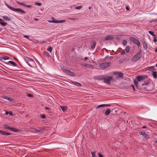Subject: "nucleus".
Returning <instances> with one entry per match:
<instances>
[{"label":"nucleus","instance_id":"obj_16","mask_svg":"<svg viewBox=\"0 0 157 157\" xmlns=\"http://www.w3.org/2000/svg\"><path fill=\"white\" fill-rule=\"evenodd\" d=\"M96 45V42L95 41H93L92 42L91 45V48L92 49H93L94 48Z\"/></svg>","mask_w":157,"mask_h":157},{"label":"nucleus","instance_id":"obj_11","mask_svg":"<svg viewBox=\"0 0 157 157\" xmlns=\"http://www.w3.org/2000/svg\"><path fill=\"white\" fill-rule=\"evenodd\" d=\"M113 74L114 75H118L120 78H123L124 76L123 74L121 72L116 71L113 73Z\"/></svg>","mask_w":157,"mask_h":157},{"label":"nucleus","instance_id":"obj_57","mask_svg":"<svg viewBox=\"0 0 157 157\" xmlns=\"http://www.w3.org/2000/svg\"><path fill=\"white\" fill-rule=\"evenodd\" d=\"M126 10H129L128 8V7H127V6L126 7Z\"/></svg>","mask_w":157,"mask_h":157},{"label":"nucleus","instance_id":"obj_55","mask_svg":"<svg viewBox=\"0 0 157 157\" xmlns=\"http://www.w3.org/2000/svg\"><path fill=\"white\" fill-rule=\"evenodd\" d=\"M154 51L155 52H157V48Z\"/></svg>","mask_w":157,"mask_h":157},{"label":"nucleus","instance_id":"obj_37","mask_svg":"<svg viewBox=\"0 0 157 157\" xmlns=\"http://www.w3.org/2000/svg\"><path fill=\"white\" fill-rule=\"evenodd\" d=\"M90 65L87 63H85L83 64V66L85 67H88L90 66Z\"/></svg>","mask_w":157,"mask_h":157},{"label":"nucleus","instance_id":"obj_30","mask_svg":"<svg viewBox=\"0 0 157 157\" xmlns=\"http://www.w3.org/2000/svg\"><path fill=\"white\" fill-rule=\"evenodd\" d=\"M3 127L5 129H8L9 130H10V128H11L10 127L7 126L6 124H5L4 125Z\"/></svg>","mask_w":157,"mask_h":157},{"label":"nucleus","instance_id":"obj_51","mask_svg":"<svg viewBox=\"0 0 157 157\" xmlns=\"http://www.w3.org/2000/svg\"><path fill=\"white\" fill-rule=\"evenodd\" d=\"M125 54V52H124V51L122 52H121V55H124V54Z\"/></svg>","mask_w":157,"mask_h":157},{"label":"nucleus","instance_id":"obj_46","mask_svg":"<svg viewBox=\"0 0 157 157\" xmlns=\"http://www.w3.org/2000/svg\"><path fill=\"white\" fill-rule=\"evenodd\" d=\"M154 37H155V38L154 39L153 41L155 43L157 42V40L156 39V38L155 36Z\"/></svg>","mask_w":157,"mask_h":157},{"label":"nucleus","instance_id":"obj_47","mask_svg":"<svg viewBox=\"0 0 157 157\" xmlns=\"http://www.w3.org/2000/svg\"><path fill=\"white\" fill-rule=\"evenodd\" d=\"M24 37L28 39H29V36L27 35H25L24 36Z\"/></svg>","mask_w":157,"mask_h":157},{"label":"nucleus","instance_id":"obj_22","mask_svg":"<svg viewBox=\"0 0 157 157\" xmlns=\"http://www.w3.org/2000/svg\"><path fill=\"white\" fill-rule=\"evenodd\" d=\"M111 112V110L110 109H106L105 112V114L106 115H109Z\"/></svg>","mask_w":157,"mask_h":157},{"label":"nucleus","instance_id":"obj_39","mask_svg":"<svg viewBox=\"0 0 157 157\" xmlns=\"http://www.w3.org/2000/svg\"><path fill=\"white\" fill-rule=\"evenodd\" d=\"M91 154L92 155V156L93 157H95L96 155L95 154V152L93 151H92L91 153Z\"/></svg>","mask_w":157,"mask_h":157},{"label":"nucleus","instance_id":"obj_63","mask_svg":"<svg viewBox=\"0 0 157 157\" xmlns=\"http://www.w3.org/2000/svg\"><path fill=\"white\" fill-rule=\"evenodd\" d=\"M155 142L157 143V140Z\"/></svg>","mask_w":157,"mask_h":157},{"label":"nucleus","instance_id":"obj_40","mask_svg":"<svg viewBox=\"0 0 157 157\" xmlns=\"http://www.w3.org/2000/svg\"><path fill=\"white\" fill-rule=\"evenodd\" d=\"M40 117L43 119L45 118L46 117L45 115L44 114H42L40 115Z\"/></svg>","mask_w":157,"mask_h":157},{"label":"nucleus","instance_id":"obj_41","mask_svg":"<svg viewBox=\"0 0 157 157\" xmlns=\"http://www.w3.org/2000/svg\"><path fill=\"white\" fill-rule=\"evenodd\" d=\"M144 137L146 139H148L149 138V136L148 135H147L146 133H145V135H144Z\"/></svg>","mask_w":157,"mask_h":157},{"label":"nucleus","instance_id":"obj_4","mask_svg":"<svg viewBox=\"0 0 157 157\" xmlns=\"http://www.w3.org/2000/svg\"><path fill=\"white\" fill-rule=\"evenodd\" d=\"M129 40L135 44H136L138 47L140 46V43L139 41L136 38L133 37H130L129 38Z\"/></svg>","mask_w":157,"mask_h":157},{"label":"nucleus","instance_id":"obj_62","mask_svg":"<svg viewBox=\"0 0 157 157\" xmlns=\"http://www.w3.org/2000/svg\"><path fill=\"white\" fill-rule=\"evenodd\" d=\"M52 19H54V18L53 17H52Z\"/></svg>","mask_w":157,"mask_h":157},{"label":"nucleus","instance_id":"obj_12","mask_svg":"<svg viewBox=\"0 0 157 157\" xmlns=\"http://www.w3.org/2000/svg\"><path fill=\"white\" fill-rule=\"evenodd\" d=\"M0 133L3 135L5 136L12 135V134L11 133L7 132L5 131L2 130H0Z\"/></svg>","mask_w":157,"mask_h":157},{"label":"nucleus","instance_id":"obj_8","mask_svg":"<svg viewBox=\"0 0 157 157\" xmlns=\"http://www.w3.org/2000/svg\"><path fill=\"white\" fill-rule=\"evenodd\" d=\"M65 72L68 75L71 76H75V74L73 72H72L69 70H65Z\"/></svg>","mask_w":157,"mask_h":157},{"label":"nucleus","instance_id":"obj_59","mask_svg":"<svg viewBox=\"0 0 157 157\" xmlns=\"http://www.w3.org/2000/svg\"><path fill=\"white\" fill-rule=\"evenodd\" d=\"M2 21V20L1 19H0V22Z\"/></svg>","mask_w":157,"mask_h":157},{"label":"nucleus","instance_id":"obj_43","mask_svg":"<svg viewBox=\"0 0 157 157\" xmlns=\"http://www.w3.org/2000/svg\"><path fill=\"white\" fill-rule=\"evenodd\" d=\"M27 96L29 97H32L33 98V94H28L27 95Z\"/></svg>","mask_w":157,"mask_h":157},{"label":"nucleus","instance_id":"obj_25","mask_svg":"<svg viewBox=\"0 0 157 157\" xmlns=\"http://www.w3.org/2000/svg\"><path fill=\"white\" fill-rule=\"evenodd\" d=\"M10 130L14 132H17L19 131V130L14 128H10Z\"/></svg>","mask_w":157,"mask_h":157},{"label":"nucleus","instance_id":"obj_31","mask_svg":"<svg viewBox=\"0 0 157 157\" xmlns=\"http://www.w3.org/2000/svg\"><path fill=\"white\" fill-rule=\"evenodd\" d=\"M148 33L150 34L151 35L153 36L154 37L155 36V35L154 34V33L153 32L151 31H148Z\"/></svg>","mask_w":157,"mask_h":157},{"label":"nucleus","instance_id":"obj_7","mask_svg":"<svg viewBox=\"0 0 157 157\" xmlns=\"http://www.w3.org/2000/svg\"><path fill=\"white\" fill-rule=\"evenodd\" d=\"M30 128L34 130L36 133L40 132L44 130V128H41L39 127H38V128L33 127L31 128Z\"/></svg>","mask_w":157,"mask_h":157},{"label":"nucleus","instance_id":"obj_49","mask_svg":"<svg viewBox=\"0 0 157 157\" xmlns=\"http://www.w3.org/2000/svg\"><path fill=\"white\" fill-rule=\"evenodd\" d=\"M45 109L46 110H50V109L49 108V107H45Z\"/></svg>","mask_w":157,"mask_h":157},{"label":"nucleus","instance_id":"obj_2","mask_svg":"<svg viewBox=\"0 0 157 157\" xmlns=\"http://www.w3.org/2000/svg\"><path fill=\"white\" fill-rule=\"evenodd\" d=\"M142 54V52L141 50H140L139 52L132 58L131 60L132 61L135 62L138 60L141 57Z\"/></svg>","mask_w":157,"mask_h":157},{"label":"nucleus","instance_id":"obj_27","mask_svg":"<svg viewBox=\"0 0 157 157\" xmlns=\"http://www.w3.org/2000/svg\"><path fill=\"white\" fill-rule=\"evenodd\" d=\"M130 49V47L129 46H127L125 48V51L126 52H129Z\"/></svg>","mask_w":157,"mask_h":157},{"label":"nucleus","instance_id":"obj_23","mask_svg":"<svg viewBox=\"0 0 157 157\" xmlns=\"http://www.w3.org/2000/svg\"><path fill=\"white\" fill-rule=\"evenodd\" d=\"M2 18L5 20L9 21H10L11 20V18L7 16H4L2 17Z\"/></svg>","mask_w":157,"mask_h":157},{"label":"nucleus","instance_id":"obj_29","mask_svg":"<svg viewBox=\"0 0 157 157\" xmlns=\"http://www.w3.org/2000/svg\"><path fill=\"white\" fill-rule=\"evenodd\" d=\"M52 47L51 46H49L47 48V50L50 52H51L52 51Z\"/></svg>","mask_w":157,"mask_h":157},{"label":"nucleus","instance_id":"obj_56","mask_svg":"<svg viewBox=\"0 0 157 157\" xmlns=\"http://www.w3.org/2000/svg\"><path fill=\"white\" fill-rule=\"evenodd\" d=\"M34 20H35V21H38V19L37 18H34Z\"/></svg>","mask_w":157,"mask_h":157},{"label":"nucleus","instance_id":"obj_42","mask_svg":"<svg viewBox=\"0 0 157 157\" xmlns=\"http://www.w3.org/2000/svg\"><path fill=\"white\" fill-rule=\"evenodd\" d=\"M35 4L36 5L38 6H40L41 5V4L39 2H36Z\"/></svg>","mask_w":157,"mask_h":157},{"label":"nucleus","instance_id":"obj_17","mask_svg":"<svg viewBox=\"0 0 157 157\" xmlns=\"http://www.w3.org/2000/svg\"><path fill=\"white\" fill-rule=\"evenodd\" d=\"M71 83L73 85H75L78 86H79V87L82 86V84L79 82H75L74 81H72L71 82Z\"/></svg>","mask_w":157,"mask_h":157},{"label":"nucleus","instance_id":"obj_9","mask_svg":"<svg viewBox=\"0 0 157 157\" xmlns=\"http://www.w3.org/2000/svg\"><path fill=\"white\" fill-rule=\"evenodd\" d=\"M48 22L50 23H63L65 22V20H57V21H55L54 20H48Z\"/></svg>","mask_w":157,"mask_h":157},{"label":"nucleus","instance_id":"obj_34","mask_svg":"<svg viewBox=\"0 0 157 157\" xmlns=\"http://www.w3.org/2000/svg\"><path fill=\"white\" fill-rule=\"evenodd\" d=\"M43 54L44 55L48 56L49 55V53L46 51L44 52Z\"/></svg>","mask_w":157,"mask_h":157},{"label":"nucleus","instance_id":"obj_35","mask_svg":"<svg viewBox=\"0 0 157 157\" xmlns=\"http://www.w3.org/2000/svg\"><path fill=\"white\" fill-rule=\"evenodd\" d=\"M146 133L145 132H139V134L140 135L144 136L145 135Z\"/></svg>","mask_w":157,"mask_h":157},{"label":"nucleus","instance_id":"obj_6","mask_svg":"<svg viewBox=\"0 0 157 157\" xmlns=\"http://www.w3.org/2000/svg\"><path fill=\"white\" fill-rule=\"evenodd\" d=\"M110 65V63H104L100 64V67L102 69H105Z\"/></svg>","mask_w":157,"mask_h":157},{"label":"nucleus","instance_id":"obj_60","mask_svg":"<svg viewBox=\"0 0 157 157\" xmlns=\"http://www.w3.org/2000/svg\"><path fill=\"white\" fill-rule=\"evenodd\" d=\"M7 98V97H6V96H5V98Z\"/></svg>","mask_w":157,"mask_h":157},{"label":"nucleus","instance_id":"obj_28","mask_svg":"<svg viewBox=\"0 0 157 157\" xmlns=\"http://www.w3.org/2000/svg\"><path fill=\"white\" fill-rule=\"evenodd\" d=\"M104 77L102 76H98L97 77V79L99 80H103V78Z\"/></svg>","mask_w":157,"mask_h":157},{"label":"nucleus","instance_id":"obj_13","mask_svg":"<svg viewBox=\"0 0 157 157\" xmlns=\"http://www.w3.org/2000/svg\"><path fill=\"white\" fill-rule=\"evenodd\" d=\"M136 79L138 81L144 80L145 78L142 76H138L136 77Z\"/></svg>","mask_w":157,"mask_h":157},{"label":"nucleus","instance_id":"obj_50","mask_svg":"<svg viewBox=\"0 0 157 157\" xmlns=\"http://www.w3.org/2000/svg\"><path fill=\"white\" fill-rule=\"evenodd\" d=\"M88 59V58L87 57H85L84 58V60L85 61H86V60H87Z\"/></svg>","mask_w":157,"mask_h":157},{"label":"nucleus","instance_id":"obj_58","mask_svg":"<svg viewBox=\"0 0 157 157\" xmlns=\"http://www.w3.org/2000/svg\"><path fill=\"white\" fill-rule=\"evenodd\" d=\"M2 30V29L1 28H0V32H1Z\"/></svg>","mask_w":157,"mask_h":157},{"label":"nucleus","instance_id":"obj_10","mask_svg":"<svg viewBox=\"0 0 157 157\" xmlns=\"http://www.w3.org/2000/svg\"><path fill=\"white\" fill-rule=\"evenodd\" d=\"M16 2L19 4L21 5L22 6H24L25 7L28 8H30L32 7V6L30 5H26L23 3L22 2H20L18 1H17Z\"/></svg>","mask_w":157,"mask_h":157},{"label":"nucleus","instance_id":"obj_48","mask_svg":"<svg viewBox=\"0 0 157 157\" xmlns=\"http://www.w3.org/2000/svg\"><path fill=\"white\" fill-rule=\"evenodd\" d=\"M98 155L99 157H103V155L101 154L100 153H98Z\"/></svg>","mask_w":157,"mask_h":157},{"label":"nucleus","instance_id":"obj_44","mask_svg":"<svg viewBox=\"0 0 157 157\" xmlns=\"http://www.w3.org/2000/svg\"><path fill=\"white\" fill-rule=\"evenodd\" d=\"M148 83H147V82H145L144 83L142 84V85H141V86H144V85H148Z\"/></svg>","mask_w":157,"mask_h":157},{"label":"nucleus","instance_id":"obj_26","mask_svg":"<svg viewBox=\"0 0 157 157\" xmlns=\"http://www.w3.org/2000/svg\"><path fill=\"white\" fill-rule=\"evenodd\" d=\"M148 70L152 72V71H154L155 70L154 66H151L148 68Z\"/></svg>","mask_w":157,"mask_h":157},{"label":"nucleus","instance_id":"obj_3","mask_svg":"<svg viewBox=\"0 0 157 157\" xmlns=\"http://www.w3.org/2000/svg\"><path fill=\"white\" fill-rule=\"evenodd\" d=\"M6 5L10 10L14 11H18L22 14H24L25 13V12L22 10L20 8H15L10 6L7 3H5Z\"/></svg>","mask_w":157,"mask_h":157},{"label":"nucleus","instance_id":"obj_19","mask_svg":"<svg viewBox=\"0 0 157 157\" xmlns=\"http://www.w3.org/2000/svg\"><path fill=\"white\" fill-rule=\"evenodd\" d=\"M60 108L63 112H65L67 110V107L66 106H63L61 105Z\"/></svg>","mask_w":157,"mask_h":157},{"label":"nucleus","instance_id":"obj_20","mask_svg":"<svg viewBox=\"0 0 157 157\" xmlns=\"http://www.w3.org/2000/svg\"><path fill=\"white\" fill-rule=\"evenodd\" d=\"M113 38L112 36L111 35H109L107 36L105 38V40H112L113 39Z\"/></svg>","mask_w":157,"mask_h":157},{"label":"nucleus","instance_id":"obj_52","mask_svg":"<svg viewBox=\"0 0 157 157\" xmlns=\"http://www.w3.org/2000/svg\"><path fill=\"white\" fill-rule=\"evenodd\" d=\"M9 114L10 116H12L13 115V113L12 112H11L9 113Z\"/></svg>","mask_w":157,"mask_h":157},{"label":"nucleus","instance_id":"obj_33","mask_svg":"<svg viewBox=\"0 0 157 157\" xmlns=\"http://www.w3.org/2000/svg\"><path fill=\"white\" fill-rule=\"evenodd\" d=\"M122 43L124 45L126 46L127 44V41L126 40H123Z\"/></svg>","mask_w":157,"mask_h":157},{"label":"nucleus","instance_id":"obj_45","mask_svg":"<svg viewBox=\"0 0 157 157\" xmlns=\"http://www.w3.org/2000/svg\"><path fill=\"white\" fill-rule=\"evenodd\" d=\"M69 19H70L71 20H76L78 19L77 18H68Z\"/></svg>","mask_w":157,"mask_h":157},{"label":"nucleus","instance_id":"obj_1","mask_svg":"<svg viewBox=\"0 0 157 157\" xmlns=\"http://www.w3.org/2000/svg\"><path fill=\"white\" fill-rule=\"evenodd\" d=\"M24 59L28 65L32 68H35L36 65L33 60L29 57H24Z\"/></svg>","mask_w":157,"mask_h":157},{"label":"nucleus","instance_id":"obj_14","mask_svg":"<svg viewBox=\"0 0 157 157\" xmlns=\"http://www.w3.org/2000/svg\"><path fill=\"white\" fill-rule=\"evenodd\" d=\"M7 64H10L13 67H17V64L15 62L12 61H10L7 63Z\"/></svg>","mask_w":157,"mask_h":157},{"label":"nucleus","instance_id":"obj_18","mask_svg":"<svg viewBox=\"0 0 157 157\" xmlns=\"http://www.w3.org/2000/svg\"><path fill=\"white\" fill-rule=\"evenodd\" d=\"M10 59V57L6 56H3L1 57H0V60H1V59L4 60H8Z\"/></svg>","mask_w":157,"mask_h":157},{"label":"nucleus","instance_id":"obj_38","mask_svg":"<svg viewBox=\"0 0 157 157\" xmlns=\"http://www.w3.org/2000/svg\"><path fill=\"white\" fill-rule=\"evenodd\" d=\"M82 6H78L75 7V9L77 10H80L82 8Z\"/></svg>","mask_w":157,"mask_h":157},{"label":"nucleus","instance_id":"obj_32","mask_svg":"<svg viewBox=\"0 0 157 157\" xmlns=\"http://www.w3.org/2000/svg\"><path fill=\"white\" fill-rule=\"evenodd\" d=\"M133 81L136 86L138 87V82L136 80H134Z\"/></svg>","mask_w":157,"mask_h":157},{"label":"nucleus","instance_id":"obj_15","mask_svg":"<svg viewBox=\"0 0 157 157\" xmlns=\"http://www.w3.org/2000/svg\"><path fill=\"white\" fill-rule=\"evenodd\" d=\"M110 105L109 104L107 105V104H101L99 105H98L97 106L96 109H99L105 106H110Z\"/></svg>","mask_w":157,"mask_h":157},{"label":"nucleus","instance_id":"obj_64","mask_svg":"<svg viewBox=\"0 0 157 157\" xmlns=\"http://www.w3.org/2000/svg\"><path fill=\"white\" fill-rule=\"evenodd\" d=\"M7 113H8V112H6V114H7Z\"/></svg>","mask_w":157,"mask_h":157},{"label":"nucleus","instance_id":"obj_61","mask_svg":"<svg viewBox=\"0 0 157 157\" xmlns=\"http://www.w3.org/2000/svg\"><path fill=\"white\" fill-rule=\"evenodd\" d=\"M10 98V97H9L8 99L9 100Z\"/></svg>","mask_w":157,"mask_h":157},{"label":"nucleus","instance_id":"obj_53","mask_svg":"<svg viewBox=\"0 0 157 157\" xmlns=\"http://www.w3.org/2000/svg\"><path fill=\"white\" fill-rule=\"evenodd\" d=\"M132 88H133V90H135V87H134V86H133V85H132Z\"/></svg>","mask_w":157,"mask_h":157},{"label":"nucleus","instance_id":"obj_5","mask_svg":"<svg viewBox=\"0 0 157 157\" xmlns=\"http://www.w3.org/2000/svg\"><path fill=\"white\" fill-rule=\"evenodd\" d=\"M112 77L110 76H108L106 77H104L103 78V81L104 82L108 84H110V80L112 79Z\"/></svg>","mask_w":157,"mask_h":157},{"label":"nucleus","instance_id":"obj_21","mask_svg":"<svg viewBox=\"0 0 157 157\" xmlns=\"http://www.w3.org/2000/svg\"><path fill=\"white\" fill-rule=\"evenodd\" d=\"M143 44L144 49L145 50L146 49L147 47V43L145 41H144L143 42Z\"/></svg>","mask_w":157,"mask_h":157},{"label":"nucleus","instance_id":"obj_54","mask_svg":"<svg viewBox=\"0 0 157 157\" xmlns=\"http://www.w3.org/2000/svg\"><path fill=\"white\" fill-rule=\"evenodd\" d=\"M142 128H143L144 129V128H146V127L145 126H143L142 127Z\"/></svg>","mask_w":157,"mask_h":157},{"label":"nucleus","instance_id":"obj_24","mask_svg":"<svg viewBox=\"0 0 157 157\" xmlns=\"http://www.w3.org/2000/svg\"><path fill=\"white\" fill-rule=\"evenodd\" d=\"M152 75L155 78H157V72L154 71H152Z\"/></svg>","mask_w":157,"mask_h":157},{"label":"nucleus","instance_id":"obj_36","mask_svg":"<svg viewBox=\"0 0 157 157\" xmlns=\"http://www.w3.org/2000/svg\"><path fill=\"white\" fill-rule=\"evenodd\" d=\"M0 24L2 25L3 26H5L7 25V24L5 22H2V21L0 22Z\"/></svg>","mask_w":157,"mask_h":157}]
</instances>
